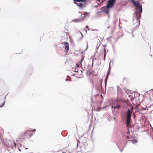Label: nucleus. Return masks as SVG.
I'll return each instance as SVG.
<instances>
[{
	"mask_svg": "<svg viewBox=\"0 0 153 153\" xmlns=\"http://www.w3.org/2000/svg\"><path fill=\"white\" fill-rule=\"evenodd\" d=\"M116 0H109L107 5L108 7L112 8L114 6Z\"/></svg>",
	"mask_w": 153,
	"mask_h": 153,
	"instance_id": "obj_2",
	"label": "nucleus"
},
{
	"mask_svg": "<svg viewBox=\"0 0 153 153\" xmlns=\"http://www.w3.org/2000/svg\"><path fill=\"white\" fill-rule=\"evenodd\" d=\"M120 108V106L119 105H117L116 106H114V109H115V108H118L119 109Z\"/></svg>",
	"mask_w": 153,
	"mask_h": 153,
	"instance_id": "obj_10",
	"label": "nucleus"
},
{
	"mask_svg": "<svg viewBox=\"0 0 153 153\" xmlns=\"http://www.w3.org/2000/svg\"><path fill=\"white\" fill-rule=\"evenodd\" d=\"M109 8H110L109 7H108L107 6H104L102 7L101 10L102 12L105 13L106 14H108L109 16Z\"/></svg>",
	"mask_w": 153,
	"mask_h": 153,
	"instance_id": "obj_4",
	"label": "nucleus"
},
{
	"mask_svg": "<svg viewBox=\"0 0 153 153\" xmlns=\"http://www.w3.org/2000/svg\"><path fill=\"white\" fill-rule=\"evenodd\" d=\"M141 13H140L139 11V12H136V17L137 20H138L140 18Z\"/></svg>",
	"mask_w": 153,
	"mask_h": 153,
	"instance_id": "obj_7",
	"label": "nucleus"
},
{
	"mask_svg": "<svg viewBox=\"0 0 153 153\" xmlns=\"http://www.w3.org/2000/svg\"><path fill=\"white\" fill-rule=\"evenodd\" d=\"M13 144L14 146L16 147V143L15 142H13Z\"/></svg>",
	"mask_w": 153,
	"mask_h": 153,
	"instance_id": "obj_15",
	"label": "nucleus"
},
{
	"mask_svg": "<svg viewBox=\"0 0 153 153\" xmlns=\"http://www.w3.org/2000/svg\"><path fill=\"white\" fill-rule=\"evenodd\" d=\"M30 130L27 131L24 134V136L23 138H25V137H27L28 136L29 137H31V136L33 134H30Z\"/></svg>",
	"mask_w": 153,
	"mask_h": 153,
	"instance_id": "obj_5",
	"label": "nucleus"
},
{
	"mask_svg": "<svg viewBox=\"0 0 153 153\" xmlns=\"http://www.w3.org/2000/svg\"><path fill=\"white\" fill-rule=\"evenodd\" d=\"M88 26H86V28H88Z\"/></svg>",
	"mask_w": 153,
	"mask_h": 153,
	"instance_id": "obj_16",
	"label": "nucleus"
},
{
	"mask_svg": "<svg viewBox=\"0 0 153 153\" xmlns=\"http://www.w3.org/2000/svg\"><path fill=\"white\" fill-rule=\"evenodd\" d=\"M76 67L77 68H78L79 67V65L78 63H77L76 65Z\"/></svg>",
	"mask_w": 153,
	"mask_h": 153,
	"instance_id": "obj_12",
	"label": "nucleus"
},
{
	"mask_svg": "<svg viewBox=\"0 0 153 153\" xmlns=\"http://www.w3.org/2000/svg\"><path fill=\"white\" fill-rule=\"evenodd\" d=\"M112 107L114 108V106L113 105L112 106Z\"/></svg>",
	"mask_w": 153,
	"mask_h": 153,
	"instance_id": "obj_17",
	"label": "nucleus"
},
{
	"mask_svg": "<svg viewBox=\"0 0 153 153\" xmlns=\"http://www.w3.org/2000/svg\"><path fill=\"white\" fill-rule=\"evenodd\" d=\"M131 2L135 6L137 9L138 10L140 13H142V5L140 4L138 1H136L135 0H130Z\"/></svg>",
	"mask_w": 153,
	"mask_h": 153,
	"instance_id": "obj_1",
	"label": "nucleus"
},
{
	"mask_svg": "<svg viewBox=\"0 0 153 153\" xmlns=\"http://www.w3.org/2000/svg\"><path fill=\"white\" fill-rule=\"evenodd\" d=\"M91 74V73H90L89 74V75H90V74Z\"/></svg>",
	"mask_w": 153,
	"mask_h": 153,
	"instance_id": "obj_19",
	"label": "nucleus"
},
{
	"mask_svg": "<svg viewBox=\"0 0 153 153\" xmlns=\"http://www.w3.org/2000/svg\"><path fill=\"white\" fill-rule=\"evenodd\" d=\"M133 109V106L131 107V111L130 110L129 108H128L127 111L126 113L127 118H131Z\"/></svg>",
	"mask_w": 153,
	"mask_h": 153,
	"instance_id": "obj_3",
	"label": "nucleus"
},
{
	"mask_svg": "<svg viewBox=\"0 0 153 153\" xmlns=\"http://www.w3.org/2000/svg\"><path fill=\"white\" fill-rule=\"evenodd\" d=\"M86 0H74V1L76 2L85 1Z\"/></svg>",
	"mask_w": 153,
	"mask_h": 153,
	"instance_id": "obj_11",
	"label": "nucleus"
},
{
	"mask_svg": "<svg viewBox=\"0 0 153 153\" xmlns=\"http://www.w3.org/2000/svg\"><path fill=\"white\" fill-rule=\"evenodd\" d=\"M64 45L65 50H66V52L67 53V52H68L69 50L68 43L67 42H65Z\"/></svg>",
	"mask_w": 153,
	"mask_h": 153,
	"instance_id": "obj_6",
	"label": "nucleus"
},
{
	"mask_svg": "<svg viewBox=\"0 0 153 153\" xmlns=\"http://www.w3.org/2000/svg\"><path fill=\"white\" fill-rule=\"evenodd\" d=\"M30 132H32V131H36V129H34L33 130H30Z\"/></svg>",
	"mask_w": 153,
	"mask_h": 153,
	"instance_id": "obj_14",
	"label": "nucleus"
},
{
	"mask_svg": "<svg viewBox=\"0 0 153 153\" xmlns=\"http://www.w3.org/2000/svg\"><path fill=\"white\" fill-rule=\"evenodd\" d=\"M131 118H127L126 120V125L127 127H129V124L130 123V120Z\"/></svg>",
	"mask_w": 153,
	"mask_h": 153,
	"instance_id": "obj_9",
	"label": "nucleus"
},
{
	"mask_svg": "<svg viewBox=\"0 0 153 153\" xmlns=\"http://www.w3.org/2000/svg\"><path fill=\"white\" fill-rule=\"evenodd\" d=\"M105 51H106V50H105Z\"/></svg>",
	"mask_w": 153,
	"mask_h": 153,
	"instance_id": "obj_18",
	"label": "nucleus"
},
{
	"mask_svg": "<svg viewBox=\"0 0 153 153\" xmlns=\"http://www.w3.org/2000/svg\"><path fill=\"white\" fill-rule=\"evenodd\" d=\"M152 91H153V89L152 90Z\"/></svg>",
	"mask_w": 153,
	"mask_h": 153,
	"instance_id": "obj_20",
	"label": "nucleus"
},
{
	"mask_svg": "<svg viewBox=\"0 0 153 153\" xmlns=\"http://www.w3.org/2000/svg\"><path fill=\"white\" fill-rule=\"evenodd\" d=\"M79 6H81L83 5V4L82 3H80L79 4Z\"/></svg>",
	"mask_w": 153,
	"mask_h": 153,
	"instance_id": "obj_13",
	"label": "nucleus"
},
{
	"mask_svg": "<svg viewBox=\"0 0 153 153\" xmlns=\"http://www.w3.org/2000/svg\"><path fill=\"white\" fill-rule=\"evenodd\" d=\"M111 70V68L110 67H109V68H108V72L107 74V76H106V79H105V84H106V83L107 80V79L108 78V76H109V74L110 73V72Z\"/></svg>",
	"mask_w": 153,
	"mask_h": 153,
	"instance_id": "obj_8",
	"label": "nucleus"
}]
</instances>
